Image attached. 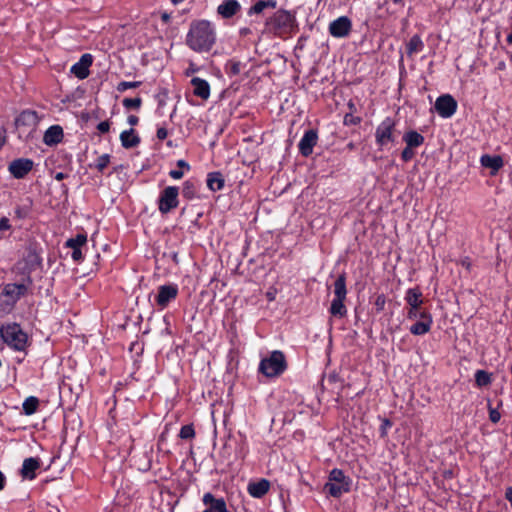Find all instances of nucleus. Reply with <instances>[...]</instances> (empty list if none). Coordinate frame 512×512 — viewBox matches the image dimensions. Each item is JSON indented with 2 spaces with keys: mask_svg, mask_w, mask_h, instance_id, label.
<instances>
[{
  "mask_svg": "<svg viewBox=\"0 0 512 512\" xmlns=\"http://www.w3.org/2000/svg\"><path fill=\"white\" fill-rule=\"evenodd\" d=\"M392 423L388 419H384L381 425V434L384 436L386 434L387 427H390Z\"/></svg>",
  "mask_w": 512,
  "mask_h": 512,
  "instance_id": "864d4df0",
  "label": "nucleus"
},
{
  "mask_svg": "<svg viewBox=\"0 0 512 512\" xmlns=\"http://www.w3.org/2000/svg\"><path fill=\"white\" fill-rule=\"evenodd\" d=\"M23 412L26 415L34 414L39 407V399L35 396H30L23 402Z\"/></svg>",
  "mask_w": 512,
  "mask_h": 512,
  "instance_id": "2f4dec72",
  "label": "nucleus"
},
{
  "mask_svg": "<svg viewBox=\"0 0 512 512\" xmlns=\"http://www.w3.org/2000/svg\"><path fill=\"white\" fill-rule=\"evenodd\" d=\"M318 134L314 129L307 130L301 138L298 148L302 156L308 157L313 152V147L317 144Z\"/></svg>",
  "mask_w": 512,
  "mask_h": 512,
  "instance_id": "2eb2a0df",
  "label": "nucleus"
},
{
  "mask_svg": "<svg viewBox=\"0 0 512 512\" xmlns=\"http://www.w3.org/2000/svg\"><path fill=\"white\" fill-rule=\"evenodd\" d=\"M361 121L360 117H357V116H354L353 114L351 113H347L345 116H344V124L345 125H357L359 124Z\"/></svg>",
  "mask_w": 512,
  "mask_h": 512,
  "instance_id": "a19ab883",
  "label": "nucleus"
},
{
  "mask_svg": "<svg viewBox=\"0 0 512 512\" xmlns=\"http://www.w3.org/2000/svg\"><path fill=\"white\" fill-rule=\"evenodd\" d=\"M395 128V122L392 118H385L376 128L375 138L376 142L380 146H385L389 142L394 141L393 131Z\"/></svg>",
  "mask_w": 512,
  "mask_h": 512,
  "instance_id": "9b49d317",
  "label": "nucleus"
},
{
  "mask_svg": "<svg viewBox=\"0 0 512 512\" xmlns=\"http://www.w3.org/2000/svg\"><path fill=\"white\" fill-rule=\"evenodd\" d=\"M351 480L346 477L341 469L334 468L328 477L324 490L332 497L338 498L343 493L350 491Z\"/></svg>",
  "mask_w": 512,
  "mask_h": 512,
  "instance_id": "39448f33",
  "label": "nucleus"
},
{
  "mask_svg": "<svg viewBox=\"0 0 512 512\" xmlns=\"http://www.w3.org/2000/svg\"><path fill=\"white\" fill-rule=\"evenodd\" d=\"M66 177H67V175H66L65 173H63V172H57V173L55 174V177H54V178H55L57 181H62V180H63V179H65Z\"/></svg>",
  "mask_w": 512,
  "mask_h": 512,
  "instance_id": "bf43d9fd",
  "label": "nucleus"
},
{
  "mask_svg": "<svg viewBox=\"0 0 512 512\" xmlns=\"http://www.w3.org/2000/svg\"><path fill=\"white\" fill-rule=\"evenodd\" d=\"M403 140L405 141L407 146H410L412 148L419 147L424 143V137L414 130L405 133V135L403 136Z\"/></svg>",
  "mask_w": 512,
  "mask_h": 512,
  "instance_id": "7c9ffc66",
  "label": "nucleus"
},
{
  "mask_svg": "<svg viewBox=\"0 0 512 512\" xmlns=\"http://www.w3.org/2000/svg\"><path fill=\"white\" fill-rule=\"evenodd\" d=\"M354 147H355V146H354V143H352V142H350V143L347 145V148H348V149H350V150L354 149Z\"/></svg>",
  "mask_w": 512,
  "mask_h": 512,
  "instance_id": "69168bd1",
  "label": "nucleus"
},
{
  "mask_svg": "<svg viewBox=\"0 0 512 512\" xmlns=\"http://www.w3.org/2000/svg\"><path fill=\"white\" fill-rule=\"evenodd\" d=\"M28 212H29V209L26 206L17 207L15 209V215H16V217H18L20 219L27 217Z\"/></svg>",
  "mask_w": 512,
  "mask_h": 512,
  "instance_id": "c03bdc74",
  "label": "nucleus"
},
{
  "mask_svg": "<svg viewBox=\"0 0 512 512\" xmlns=\"http://www.w3.org/2000/svg\"><path fill=\"white\" fill-rule=\"evenodd\" d=\"M127 121L131 126H135L138 124L139 118L135 115H129Z\"/></svg>",
  "mask_w": 512,
  "mask_h": 512,
  "instance_id": "6e6d98bb",
  "label": "nucleus"
},
{
  "mask_svg": "<svg viewBox=\"0 0 512 512\" xmlns=\"http://www.w3.org/2000/svg\"><path fill=\"white\" fill-rule=\"evenodd\" d=\"M500 418H501V415L496 409H494V408L489 409V419L491 422L497 423L500 420Z\"/></svg>",
  "mask_w": 512,
  "mask_h": 512,
  "instance_id": "a18cd8bd",
  "label": "nucleus"
},
{
  "mask_svg": "<svg viewBox=\"0 0 512 512\" xmlns=\"http://www.w3.org/2000/svg\"><path fill=\"white\" fill-rule=\"evenodd\" d=\"M287 368V362L283 352L273 351L269 357L261 360L259 371L267 377H276L281 375Z\"/></svg>",
  "mask_w": 512,
  "mask_h": 512,
  "instance_id": "20e7f679",
  "label": "nucleus"
},
{
  "mask_svg": "<svg viewBox=\"0 0 512 512\" xmlns=\"http://www.w3.org/2000/svg\"><path fill=\"white\" fill-rule=\"evenodd\" d=\"M405 300L409 305V309L407 311V318L409 320H415L422 313H429L426 309H422L421 305L423 304L422 293L417 288L408 289L406 292Z\"/></svg>",
  "mask_w": 512,
  "mask_h": 512,
  "instance_id": "6e6552de",
  "label": "nucleus"
},
{
  "mask_svg": "<svg viewBox=\"0 0 512 512\" xmlns=\"http://www.w3.org/2000/svg\"><path fill=\"white\" fill-rule=\"evenodd\" d=\"M0 336L4 343L16 351H24L28 337L17 323H7L0 327Z\"/></svg>",
  "mask_w": 512,
  "mask_h": 512,
  "instance_id": "7ed1b4c3",
  "label": "nucleus"
},
{
  "mask_svg": "<svg viewBox=\"0 0 512 512\" xmlns=\"http://www.w3.org/2000/svg\"><path fill=\"white\" fill-rule=\"evenodd\" d=\"M424 49V43L419 35H414L406 44V53L408 57L421 52Z\"/></svg>",
  "mask_w": 512,
  "mask_h": 512,
  "instance_id": "cd10ccee",
  "label": "nucleus"
},
{
  "mask_svg": "<svg viewBox=\"0 0 512 512\" xmlns=\"http://www.w3.org/2000/svg\"><path fill=\"white\" fill-rule=\"evenodd\" d=\"M169 175L173 179H181L183 177V171L180 170V169L179 170H176V169L175 170H171L169 172Z\"/></svg>",
  "mask_w": 512,
  "mask_h": 512,
  "instance_id": "603ef678",
  "label": "nucleus"
},
{
  "mask_svg": "<svg viewBox=\"0 0 512 512\" xmlns=\"http://www.w3.org/2000/svg\"><path fill=\"white\" fill-rule=\"evenodd\" d=\"M38 124V116L35 111L24 110L15 119V126L20 138L28 139L35 131Z\"/></svg>",
  "mask_w": 512,
  "mask_h": 512,
  "instance_id": "0eeeda50",
  "label": "nucleus"
},
{
  "mask_svg": "<svg viewBox=\"0 0 512 512\" xmlns=\"http://www.w3.org/2000/svg\"><path fill=\"white\" fill-rule=\"evenodd\" d=\"M230 72L233 75H238L241 72V63L240 62H232Z\"/></svg>",
  "mask_w": 512,
  "mask_h": 512,
  "instance_id": "8fccbe9b",
  "label": "nucleus"
},
{
  "mask_svg": "<svg viewBox=\"0 0 512 512\" xmlns=\"http://www.w3.org/2000/svg\"><path fill=\"white\" fill-rule=\"evenodd\" d=\"M334 298H342L346 299L347 289H346V275L345 273L340 274L334 284Z\"/></svg>",
  "mask_w": 512,
  "mask_h": 512,
  "instance_id": "c85d7f7f",
  "label": "nucleus"
},
{
  "mask_svg": "<svg viewBox=\"0 0 512 512\" xmlns=\"http://www.w3.org/2000/svg\"><path fill=\"white\" fill-rule=\"evenodd\" d=\"M32 278L27 275L22 283H8L4 285L2 292L0 293V299L6 298L10 300L13 304L16 303L28 293L32 294L33 289Z\"/></svg>",
  "mask_w": 512,
  "mask_h": 512,
  "instance_id": "423d86ee",
  "label": "nucleus"
},
{
  "mask_svg": "<svg viewBox=\"0 0 512 512\" xmlns=\"http://www.w3.org/2000/svg\"><path fill=\"white\" fill-rule=\"evenodd\" d=\"M207 187L213 191H219L224 187V178L220 172H210L207 175Z\"/></svg>",
  "mask_w": 512,
  "mask_h": 512,
  "instance_id": "a878e982",
  "label": "nucleus"
},
{
  "mask_svg": "<svg viewBox=\"0 0 512 512\" xmlns=\"http://www.w3.org/2000/svg\"><path fill=\"white\" fill-rule=\"evenodd\" d=\"M375 307H376V310L377 311H382L384 310V307H385V304H386V298L383 294H380L376 297V300H375Z\"/></svg>",
  "mask_w": 512,
  "mask_h": 512,
  "instance_id": "37998d69",
  "label": "nucleus"
},
{
  "mask_svg": "<svg viewBox=\"0 0 512 512\" xmlns=\"http://www.w3.org/2000/svg\"><path fill=\"white\" fill-rule=\"evenodd\" d=\"M507 43L512 45V32L507 36Z\"/></svg>",
  "mask_w": 512,
  "mask_h": 512,
  "instance_id": "e2e57ef3",
  "label": "nucleus"
},
{
  "mask_svg": "<svg viewBox=\"0 0 512 512\" xmlns=\"http://www.w3.org/2000/svg\"><path fill=\"white\" fill-rule=\"evenodd\" d=\"M345 299L334 298L331 302L329 312L332 316L343 318L347 314V308L344 305Z\"/></svg>",
  "mask_w": 512,
  "mask_h": 512,
  "instance_id": "c756f323",
  "label": "nucleus"
},
{
  "mask_svg": "<svg viewBox=\"0 0 512 512\" xmlns=\"http://www.w3.org/2000/svg\"><path fill=\"white\" fill-rule=\"evenodd\" d=\"M241 36H246L251 33V30L247 27L241 28L239 31Z\"/></svg>",
  "mask_w": 512,
  "mask_h": 512,
  "instance_id": "052dcab7",
  "label": "nucleus"
},
{
  "mask_svg": "<svg viewBox=\"0 0 512 512\" xmlns=\"http://www.w3.org/2000/svg\"><path fill=\"white\" fill-rule=\"evenodd\" d=\"M156 135H157V138L159 140H164L167 137V135H168V131H167L166 128L160 127V128L157 129V134Z\"/></svg>",
  "mask_w": 512,
  "mask_h": 512,
  "instance_id": "3c124183",
  "label": "nucleus"
},
{
  "mask_svg": "<svg viewBox=\"0 0 512 512\" xmlns=\"http://www.w3.org/2000/svg\"><path fill=\"white\" fill-rule=\"evenodd\" d=\"M174 4H178L179 2H181L182 0H171Z\"/></svg>",
  "mask_w": 512,
  "mask_h": 512,
  "instance_id": "774afa93",
  "label": "nucleus"
},
{
  "mask_svg": "<svg viewBox=\"0 0 512 512\" xmlns=\"http://www.w3.org/2000/svg\"><path fill=\"white\" fill-rule=\"evenodd\" d=\"M120 141L124 148L130 149L138 146L140 143V137L135 134L133 128L125 130L120 134Z\"/></svg>",
  "mask_w": 512,
  "mask_h": 512,
  "instance_id": "b1692460",
  "label": "nucleus"
},
{
  "mask_svg": "<svg viewBox=\"0 0 512 512\" xmlns=\"http://www.w3.org/2000/svg\"><path fill=\"white\" fill-rule=\"evenodd\" d=\"M63 139V129L59 125L49 127L44 133L43 141L48 146L60 143Z\"/></svg>",
  "mask_w": 512,
  "mask_h": 512,
  "instance_id": "5701e85b",
  "label": "nucleus"
},
{
  "mask_svg": "<svg viewBox=\"0 0 512 512\" xmlns=\"http://www.w3.org/2000/svg\"><path fill=\"white\" fill-rule=\"evenodd\" d=\"M93 57L91 54H83L80 60L71 67V73L74 74L78 79H86L89 74V67L92 65Z\"/></svg>",
  "mask_w": 512,
  "mask_h": 512,
  "instance_id": "f3484780",
  "label": "nucleus"
},
{
  "mask_svg": "<svg viewBox=\"0 0 512 512\" xmlns=\"http://www.w3.org/2000/svg\"><path fill=\"white\" fill-rule=\"evenodd\" d=\"M277 6L276 0H258L254 5H252L247 14L249 16L258 15L264 11L266 8L274 9Z\"/></svg>",
  "mask_w": 512,
  "mask_h": 512,
  "instance_id": "bb28decb",
  "label": "nucleus"
},
{
  "mask_svg": "<svg viewBox=\"0 0 512 512\" xmlns=\"http://www.w3.org/2000/svg\"><path fill=\"white\" fill-rule=\"evenodd\" d=\"M72 250H73L72 254H71L72 259L76 262L81 261L83 258L81 248H72Z\"/></svg>",
  "mask_w": 512,
  "mask_h": 512,
  "instance_id": "09e8293b",
  "label": "nucleus"
},
{
  "mask_svg": "<svg viewBox=\"0 0 512 512\" xmlns=\"http://www.w3.org/2000/svg\"><path fill=\"white\" fill-rule=\"evenodd\" d=\"M97 129L100 133H107L110 129V123L108 121H102L97 125Z\"/></svg>",
  "mask_w": 512,
  "mask_h": 512,
  "instance_id": "49530a36",
  "label": "nucleus"
},
{
  "mask_svg": "<svg viewBox=\"0 0 512 512\" xmlns=\"http://www.w3.org/2000/svg\"><path fill=\"white\" fill-rule=\"evenodd\" d=\"M415 153L413 151V148L410 146H407L403 149L401 153V157L403 161L408 162L414 157Z\"/></svg>",
  "mask_w": 512,
  "mask_h": 512,
  "instance_id": "79ce46f5",
  "label": "nucleus"
},
{
  "mask_svg": "<svg viewBox=\"0 0 512 512\" xmlns=\"http://www.w3.org/2000/svg\"><path fill=\"white\" fill-rule=\"evenodd\" d=\"M457 107V101L450 94H443L439 96L434 105L436 112L442 118L452 117L455 114Z\"/></svg>",
  "mask_w": 512,
  "mask_h": 512,
  "instance_id": "9d476101",
  "label": "nucleus"
},
{
  "mask_svg": "<svg viewBox=\"0 0 512 512\" xmlns=\"http://www.w3.org/2000/svg\"><path fill=\"white\" fill-rule=\"evenodd\" d=\"M475 382L479 387L488 386L491 383V374L485 370H477L475 373Z\"/></svg>",
  "mask_w": 512,
  "mask_h": 512,
  "instance_id": "473e14b6",
  "label": "nucleus"
},
{
  "mask_svg": "<svg viewBox=\"0 0 512 512\" xmlns=\"http://www.w3.org/2000/svg\"><path fill=\"white\" fill-rule=\"evenodd\" d=\"M87 242V236L85 234H78L73 238L66 241V246L69 248H81Z\"/></svg>",
  "mask_w": 512,
  "mask_h": 512,
  "instance_id": "72a5a7b5",
  "label": "nucleus"
},
{
  "mask_svg": "<svg viewBox=\"0 0 512 512\" xmlns=\"http://www.w3.org/2000/svg\"><path fill=\"white\" fill-rule=\"evenodd\" d=\"M25 267L24 269L27 271V275L31 276V272L41 267L42 258L40 253L36 247V245H29L27 248V253L24 257Z\"/></svg>",
  "mask_w": 512,
  "mask_h": 512,
  "instance_id": "dca6fc26",
  "label": "nucleus"
},
{
  "mask_svg": "<svg viewBox=\"0 0 512 512\" xmlns=\"http://www.w3.org/2000/svg\"><path fill=\"white\" fill-rule=\"evenodd\" d=\"M179 189L176 186H168L162 190L158 199V209L162 214H167L178 206Z\"/></svg>",
  "mask_w": 512,
  "mask_h": 512,
  "instance_id": "1a4fd4ad",
  "label": "nucleus"
},
{
  "mask_svg": "<svg viewBox=\"0 0 512 512\" xmlns=\"http://www.w3.org/2000/svg\"><path fill=\"white\" fill-rule=\"evenodd\" d=\"M265 28L274 35L283 37L296 30V17L287 10L279 9L266 20Z\"/></svg>",
  "mask_w": 512,
  "mask_h": 512,
  "instance_id": "f03ea898",
  "label": "nucleus"
},
{
  "mask_svg": "<svg viewBox=\"0 0 512 512\" xmlns=\"http://www.w3.org/2000/svg\"><path fill=\"white\" fill-rule=\"evenodd\" d=\"M15 307V304H13L10 300L6 298L0 299V313L1 314H8L10 313Z\"/></svg>",
  "mask_w": 512,
  "mask_h": 512,
  "instance_id": "ea45409f",
  "label": "nucleus"
},
{
  "mask_svg": "<svg viewBox=\"0 0 512 512\" xmlns=\"http://www.w3.org/2000/svg\"><path fill=\"white\" fill-rule=\"evenodd\" d=\"M169 19H170V16H169L167 13H164V14L162 15V20H163L164 22H168V21H169Z\"/></svg>",
  "mask_w": 512,
  "mask_h": 512,
  "instance_id": "680f3d73",
  "label": "nucleus"
},
{
  "mask_svg": "<svg viewBox=\"0 0 512 512\" xmlns=\"http://www.w3.org/2000/svg\"><path fill=\"white\" fill-rule=\"evenodd\" d=\"M11 228L10 221L7 217L0 218V231H6Z\"/></svg>",
  "mask_w": 512,
  "mask_h": 512,
  "instance_id": "de8ad7c7",
  "label": "nucleus"
},
{
  "mask_svg": "<svg viewBox=\"0 0 512 512\" xmlns=\"http://www.w3.org/2000/svg\"><path fill=\"white\" fill-rule=\"evenodd\" d=\"M140 85H141L140 81H133V82L122 81L117 85L116 89L118 92H124L127 89L138 88Z\"/></svg>",
  "mask_w": 512,
  "mask_h": 512,
  "instance_id": "58836bf2",
  "label": "nucleus"
},
{
  "mask_svg": "<svg viewBox=\"0 0 512 512\" xmlns=\"http://www.w3.org/2000/svg\"><path fill=\"white\" fill-rule=\"evenodd\" d=\"M216 41L211 23L207 20L193 21L186 36V44L195 52H208Z\"/></svg>",
  "mask_w": 512,
  "mask_h": 512,
  "instance_id": "f257e3e1",
  "label": "nucleus"
},
{
  "mask_svg": "<svg viewBox=\"0 0 512 512\" xmlns=\"http://www.w3.org/2000/svg\"><path fill=\"white\" fill-rule=\"evenodd\" d=\"M197 191L194 182L185 181L182 188V195L186 199H193L196 197Z\"/></svg>",
  "mask_w": 512,
  "mask_h": 512,
  "instance_id": "f704fd0d",
  "label": "nucleus"
},
{
  "mask_svg": "<svg viewBox=\"0 0 512 512\" xmlns=\"http://www.w3.org/2000/svg\"><path fill=\"white\" fill-rule=\"evenodd\" d=\"M141 104H142V99L140 97L125 98L122 101V105L126 109H135V110H137V109H139L141 107Z\"/></svg>",
  "mask_w": 512,
  "mask_h": 512,
  "instance_id": "e433bc0d",
  "label": "nucleus"
},
{
  "mask_svg": "<svg viewBox=\"0 0 512 512\" xmlns=\"http://www.w3.org/2000/svg\"><path fill=\"white\" fill-rule=\"evenodd\" d=\"M418 318H420V321H417L410 327V332L413 335H424L431 329L433 323L432 316L430 313H422Z\"/></svg>",
  "mask_w": 512,
  "mask_h": 512,
  "instance_id": "6ab92c4d",
  "label": "nucleus"
},
{
  "mask_svg": "<svg viewBox=\"0 0 512 512\" xmlns=\"http://www.w3.org/2000/svg\"><path fill=\"white\" fill-rule=\"evenodd\" d=\"M276 296V290L270 289L266 292V298L268 301H274Z\"/></svg>",
  "mask_w": 512,
  "mask_h": 512,
  "instance_id": "5fc2aeb1",
  "label": "nucleus"
},
{
  "mask_svg": "<svg viewBox=\"0 0 512 512\" xmlns=\"http://www.w3.org/2000/svg\"><path fill=\"white\" fill-rule=\"evenodd\" d=\"M191 85L193 86L195 96L203 100H207L210 97V85L206 80L194 77L191 79Z\"/></svg>",
  "mask_w": 512,
  "mask_h": 512,
  "instance_id": "4be33fe9",
  "label": "nucleus"
},
{
  "mask_svg": "<svg viewBox=\"0 0 512 512\" xmlns=\"http://www.w3.org/2000/svg\"><path fill=\"white\" fill-rule=\"evenodd\" d=\"M177 166L180 167V168H186L187 170L190 169L189 164L186 161H184V160H178L177 161Z\"/></svg>",
  "mask_w": 512,
  "mask_h": 512,
  "instance_id": "13d9d810",
  "label": "nucleus"
},
{
  "mask_svg": "<svg viewBox=\"0 0 512 512\" xmlns=\"http://www.w3.org/2000/svg\"><path fill=\"white\" fill-rule=\"evenodd\" d=\"M241 10V5L237 0H224L218 7L217 13L224 19L235 16Z\"/></svg>",
  "mask_w": 512,
  "mask_h": 512,
  "instance_id": "a211bd4d",
  "label": "nucleus"
},
{
  "mask_svg": "<svg viewBox=\"0 0 512 512\" xmlns=\"http://www.w3.org/2000/svg\"><path fill=\"white\" fill-rule=\"evenodd\" d=\"M403 0H393L395 4H401Z\"/></svg>",
  "mask_w": 512,
  "mask_h": 512,
  "instance_id": "338daca9",
  "label": "nucleus"
},
{
  "mask_svg": "<svg viewBox=\"0 0 512 512\" xmlns=\"http://www.w3.org/2000/svg\"><path fill=\"white\" fill-rule=\"evenodd\" d=\"M480 163L483 167L491 168L493 170V173L497 172L499 169H501L504 165L503 159L499 155H482L480 158Z\"/></svg>",
  "mask_w": 512,
  "mask_h": 512,
  "instance_id": "393cba45",
  "label": "nucleus"
},
{
  "mask_svg": "<svg viewBox=\"0 0 512 512\" xmlns=\"http://www.w3.org/2000/svg\"><path fill=\"white\" fill-rule=\"evenodd\" d=\"M270 482L267 479H260L256 482H250L247 486L248 493L254 498H262L268 493Z\"/></svg>",
  "mask_w": 512,
  "mask_h": 512,
  "instance_id": "412c9836",
  "label": "nucleus"
},
{
  "mask_svg": "<svg viewBox=\"0 0 512 512\" xmlns=\"http://www.w3.org/2000/svg\"><path fill=\"white\" fill-rule=\"evenodd\" d=\"M33 161L28 158H18L10 162L8 171L16 179H23L33 168Z\"/></svg>",
  "mask_w": 512,
  "mask_h": 512,
  "instance_id": "ddd939ff",
  "label": "nucleus"
},
{
  "mask_svg": "<svg viewBox=\"0 0 512 512\" xmlns=\"http://www.w3.org/2000/svg\"><path fill=\"white\" fill-rule=\"evenodd\" d=\"M195 436V430L192 425H184L182 426L179 437L181 439H192Z\"/></svg>",
  "mask_w": 512,
  "mask_h": 512,
  "instance_id": "4c0bfd02",
  "label": "nucleus"
},
{
  "mask_svg": "<svg viewBox=\"0 0 512 512\" xmlns=\"http://www.w3.org/2000/svg\"><path fill=\"white\" fill-rule=\"evenodd\" d=\"M4 144V137L2 136V133L0 132V148L3 146Z\"/></svg>",
  "mask_w": 512,
  "mask_h": 512,
  "instance_id": "0e129e2a",
  "label": "nucleus"
},
{
  "mask_svg": "<svg viewBox=\"0 0 512 512\" xmlns=\"http://www.w3.org/2000/svg\"><path fill=\"white\" fill-rule=\"evenodd\" d=\"M178 295V287L174 284L161 285L158 288V294L155 301L160 308H166L168 304L176 299Z\"/></svg>",
  "mask_w": 512,
  "mask_h": 512,
  "instance_id": "4468645a",
  "label": "nucleus"
},
{
  "mask_svg": "<svg viewBox=\"0 0 512 512\" xmlns=\"http://www.w3.org/2000/svg\"><path fill=\"white\" fill-rule=\"evenodd\" d=\"M40 468V461L38 458L29 457L23 461L20 474L23 479L33 480L36 477V470Z\"/></svg>",
  "mask_w": 512,
  "mask_h": 512,
  "instance_id": "aec40b11",
  "label": "nucleus"
},
{
  "mask_svg": "<svg viewBox=\"0 0 512 512\" xmlns=\"http://www.w3.org/2000/svg\"><path fill=\"white\" fill-rule=\"evenodd\" d=\"M110 162V155L109 154H103L100 157L97 158L94 165H90V167L96 168L99 172H103L104 169L108 166Z\"/></svg>",
  "mask_w": 512,
  "mask_h": 512,
  "instance_id": "c9c22d12",
  "label": "nucleus"
},
{
  "mask_svg": "<svg viewBox=\"0 0 512 512\" xmlns=\"http://www.w3.org/2000/svg\"><path fill=\"white\" fill-rule=\"evenodd\" d=\"M328 30L335 38H345L352 30V22L347 16H341L329 24Z\"/></svg>",
  "mask_w": 512,
  "mask_h": 512,
  "instance_id": "f8f14e48",
  "label": "nucleus"
},
{
  "mask_svg": "<svg viewBox=\"0 0 512 512\" xmlns=\"http://www.w3.org/2000/svg\"><path fill=\"white\" fill-rule=\"evenodd\" d=\"M6 484V477L5 475L0 471V491L4 489Z\"/></svg>",
  "mask_w": 512,
  "mask_h": 512,
  "instance_id": "4d7b16f0",
  "label": "nucleus"
}]
</instances>
